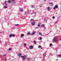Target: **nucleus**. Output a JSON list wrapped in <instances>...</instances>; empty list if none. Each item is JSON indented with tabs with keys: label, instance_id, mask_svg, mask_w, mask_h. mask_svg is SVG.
I'll use <instances>...</instances> for the list:
<instances>
[{
	"label": "nucleus",
	"instance_id": "nucleus-1",
	"mask_svg": "<svg viewBox=\"0 0 61 61\" xmlns=\"http://www.w3.org/2000/svg\"><path fill=\"white\" fill-rule=\"evenodd\" d=\"M18 56H21V58H23V60H25V56H22V54H21V53H19L18 54Z\"/></svg>",
	"mask_w": 61,
	"mask_h": 61
},
{
	"label": "nucleus",
	"instance_id": "nucleus-2",
	"mask_svg": "<svg viewBox=\"0 0 61 61\" xmlns=\"http://www.w3.org/2000/svg\"><path fill=\"white\" fill-rule=\"evenodd\" d=\"M58 8V5H56L55 7H53V9H56V8Z\"/></svg>",
	"mask_w": 61,
	"mask_h": 61
},
{
	"label": "nucleus",
	"instance_id": "nucleus-3",
	"mask_svg": "<svg viewBox=\"0 0 61 61\" xmlns=\"http://www.w3.org/2000/svg\"><path fill=\"white\" fill-rule=\"evenodd\" d=\"M12 36H13V37H15V36L14 35H13L12 34H10L9 36V37L10 38V37H11Z\"/></svg>",
	"mask_w": 61,
	"mask_h": 61
},
{
	"label": "nucleus",
	"instance_id": "nucleus-4",
	"mask_svg": "<svg viewBox=\"0 0 61 61\" xmlns=\"http://www.w3.org/2000/svg\"><path fill=\"white\" fill-rule=\"evenodd\" d=\"M36 33V31H34L33 32V33H31V36H33V35H35V34Z\"/></svg>",
	"mask_w": 61,
	"mask_h": 61
},
{
	"label": "nucleus",
	"instance_id": "nucleus-5",
	"mask_svg": "<svg viewBox=\"0 0 61 61\" xmlns=\"http://www.w3.org/2000/svg\"><path fill=\"white\" fill-rule=\"evenodd\" d=\"M33 48H33V46H30L29 47V48L30 49H33Z\"/></svg>",
	"mask_w": 61,
	"mask_h": 61
},
{
	"label": "nucleus",
	"instance_id": "nucleus-6",
	"mask_svg": "<svg viewBox=\"0 0 61 61\" xmlns=\"http://www.w3.org/2000/svg\"><path fill=\"white\" fill-rule=\"evenodd\" d=\"M12 1L11 0H9L8 1V3H12Z\"/></svg>",
	"mask_w": 61,
	"mask_h": 61
},
{
	"label": "nucleus",
	"instance_id": "nucleus-7",
	"mask_svg": "<svg viewBox=\"0 0 61 61\" xmlns=\"http://www.w3.org/2000/svg\"><path fill=\"white\" fill-rule=\"evenodd\" d=\"M7 1H5V2L4 3V4L5 5H7V4L6 3Z\"/></svg>",
	"mask_w": 61,
	"mask_h": 61
},
{
	"label": "nucleus",
	"instance_id": "nucleus-8",
	"mask_svg": "<svg viewBox=\"0 0 61 61\" xmlns=\"http://www.w3.org/2000/svg\"><path fill=\"white\" fill-rule=\"evenodd\" d=\"M35 22H33L31 23V25H35Z\"/></svg>",
	"mask_w": 61,
	"mask_h": 61
},
{
	"label": "nucleus",
	"instance_id": "nucleus-9",
	"mask_svg": "<svg viewBox=\"0 0 61 61\" xmlns=\"http://www.w3.org/2000/svg\"><path fill=\"white\" fill-rule=\"evenodd\" d=\"M54 41L55 42H57V38H55L54 39Z\"/></svg>",
	"mask_w": 61,
	"mask_h": 61
},
{
	"label": "nucleus",
	"instance_id": "nucleus-10",
	"mask_svg": "<svg viewBox=\"0 0 61 61\" xmlns=\"http://www.w3.org/2000/svg\"><path fill=\"white\" fill-rule=\"evenodd\" d=\"M47 9L48 11H49L50 10V7H48V8Z\"/></svg>",
	"mask_w": 61,
	"mask_h": 61
},
{
	"label": "nucleus",
	"instance_id": "nucleus-11",
	"mask_svg": "<svg viewBox=\"0 0 61 61\" xmlns=\"http://www.w3.org/2000/svg\"><path fill=\"white\" fill-rule=\"evenodd\" d=\"M4 8L5 9H6V8H7V6H4Z\"/></svg>",
	"mask_w": 61,
	"mask_h": 61
},
{
	"label": "nucleus",
	"instance_id": "nucleus-12",
	"mask_svg": "<svg viewBox=\"0 0 61 61\" xmlns=\"http://www.w3.org/2000/svg\"><path fill=\"white\" fill-rule=\"evenodd\" d=\"M24 36V34H22L20 36V37H23V36Z\"/></svg>",
	"mask_w": 61,
	"mask_h": 61
},
{
	"label": "nucleus",
	"instance_id": "nucleus-13",
	"mask_svg": "<svg viewBox=\"0 0 61 61\" xmlns=\"http://www.w3.org/2000/svg\"><path fill=\"white\" fill-rule=\"evenodd\" d=\"M50 5H51V6H53V3H50Z\"/></svg>",
	"mask_w": 61,
	"mask_h": 61
},
{
	"label": "nucleus",
	"instance_id": "nucleus-14",
	"mask_svg": "<svg viewBox=\"0 0 61 61\" xmlns=\"http://www.w3.org/2000/svg\"><path fill=\"white\" fill-rule=\"evenodd\" d=\"M40 23H39L38 25V27H40Z\"/></svg>",
	"mask_w": 61,
	"mask_h": 61
},
{
	"label": "nucleus",
	"instance_id": "nucleus-15",
	"mask_svg": "<svg viewBox=\"0 0 61 61\" xmlns=\"http://www.w3.org/2000/svg\"><path fill=\"white\" fill-rule=\"evenodd\" d=\"M27 59L28 61H29L30 60H31V59L30 58H27Z\"/></svg>",
	"mask_w": 61,
	"mask_h": 61
},
{
	"label": "nucleus",
	"instance_id": "nucleus-16",
	"mask_svg": "<svg viewBox=\"0 0 61 61\" xmlns=\"http://www.w3.org/2000/svg\"><path fill=\"white\" fill-rule=\"evenodd\" d=\"M61 55H57L58 57H61Z\"/></svg>",
	"mask_w": 61,
	"mask_h": 61
},
{
	"label": "nucleus",
	"instance_id": "nucleus-17",
	"mask_svg": "<svg viewBox=\"0 0 61 61\" xmlns=\"http://www.w3.org/2000/svg\"><path fill=\"white\" fill-rule=\"evenodd\" d=\"M20 12H22L23 11V9H20Z\"/></svg>",
	"mask_w": 61,
	"mask_h": 61
},
{
	"label": "nucleus",
	"instance_id": "nucleus-18",
	"mask_svg": "<svg viewBox=\"0 0 61 61\" xmlns=\"http://www.w3.org/2000/svg\"><path fill=\"white\" fill-rule=\"evenodd\" d=\"M30 35V33L29 32H28L27 34V35Z\"/></svg>",
	"mask_w": 61,
	"mask_h": 61
},
{
	"label": "nucleus",
	"instance_id": "nucleus-19",
	"mask_svg": "<svg viewBox=\"0 0 61 61\" xmlns=\"http://www.w3.org/2000/svg\"><path fill=\"white\" fill-rule=\"evenodd\" d=\"M41 27H44L45 26V25L43 24L41 25Z\"/></svg>",
	"mask_w": 61,
	"mask_h": 61
},
{
	"label": "nucleus",
	"instance_id": "nucleus-20",
	"mask_svg": "<svg viewBox=\"0 0 61 61\" xmlns=\"http://www.w3.org/2000/svg\"><path fill=\"white\" fill-rule=\"evenodd\" d=\"M26 44L25 43L23 44V46H26Z\"/></svg>",
	"mask_w": 61,
	"mask_h": 61
},
{
	"label": "nucleus",
	"instance_id": "nucleus-21",
	"mask_svg": "<svg viewBox=\"0 0 61 61\" xmlns=\"http://www.w3.org/2000/svg\"><path fill=\"white\" fill-rule=\"evenodd\" d=\"M52 46V44L51 43L50 45V46Z\"/></svg>",
	"mask_w": 61,
	"mask_h": 61
},
{
	"label": "nucleus",
	"instance_id": "nucleus-22",
	"mask_svg": "<svg viewBox=\"0 0 61 61\" xmlns=\"http://www.w3.org/2000/svg\"><path fill=\"white\" fill-rule=\"evenodd\" d=\"M39 34L40 35H42V34H41V32H39Z\"/></svg>",
	"mask_w": 61,
	"mask_h": 61
},
{
	"label": "nucleus",
	"instance_id": "nucleus-23",
	"mask_svg": "<svg viewBox=\"0 0 61 61\" xmlns=\"http://www.w3.org/2000/svg\"><path fill=\"white\" fill-rule=\"evenodd\" d=\"M34 20L33 19H31L30 20V21H34Z\"/></svg>",
	"mask_w": 61,
	"mask_h": 61
},
{
	"label": "nucleus",
	"instance_id": "nucleus-24",
	"mask_svg": "<svg viewBox=\"0 0 61 61\" xmlns=\"http://www.w3.org/2000/svg\"><path fill=\"white\" fill-rule=\"evenodd\" d=\"M34 43L35 44H36V41H34Z\"/></svg>",
	"mask_w": 61,
	"mask_h": 61
},
{
	"label": "nucleus",
	"instance_id": "nucleus-25",
	"mask_svg": "<svg viewBox=\"0 0 61 61\" xmlns=\"http://www.w3.org/2000/svg\"><path fill=\"white\" fill-rule=\"evenodd\" d=\"M40 40H42V38L41 37H40Z\"/></svg>",
	"mask_w": 61,
	"mask_h": 61
},
{
	"label": "nucleus",
	"instance_id": "nucleus-26",
	"mask_svg": "<svg viewBox=\"0 0 61 61\" xmlns=\"http://www.w3.org/2000/svg\"><path fill=\"white\" fill-rule=\"evenodd\" d=\"M46 53H45L44 54H43V56H46Z\"/></svg>",
	"mask_w": 61,
	"mask_h": 61
},
{
	"label": "nucleus",
	"instance_id": "nucleus-27",
	"mask_svg": "<svg viewBox=\"0 0 61 61\" xmlns=\"http://www.w3.org/2000/svg\"><path fill=\"white\" fill-rule=\"evenodd\" d=\"M38 46H39V47H40V48H41V46L40 45Z\"/></svg>",
	"mask_w": 61,
	"mask_h": 61
},
{
	"label": "nucleus",
	"instance_id": "nucleus-28",
	"mask_svg": "<svg viewBox=\"0 0 61 61\" xmlns=\"http://www.w3.org/2000/svg\"><path fill=\"white\" fill-rule=\"evenodd\" d=\"M12 50V49H11V48L9 49V51H10V50Z\"/></svg>",
	"mask_w": 61,
	"mask_h": 61
},
{
	"label": "nucleus",
	"instance_id": "nucleus-29",
	"mask_svg": "<svg viewBox=\"0 0 61 61\" xmlns=\"http://www.w3.org/2000/svg\"><path fill=\"white\" fill-rule=\"evenodd\" d=\"M4 56H6V54L4 55H3Z\"/></svg>",
	"mask_w": 61,
	"mask_h": 61
},
{
	"label": "nucleus",
	"instance_id": "nucleus-30",
	"mask_svg": "<svg viewBox=\"0 0 61 61\" xmlns=\"http://www.w3.org/2000/svg\"><path fill=\"white\" fill-rule=\"evenodd\" d=\"M52 18L53 19H54L55 18V16H53L52 17Z\"/></svg>",
	"mask_w": 61,
	"mask_h": 61
},
{
	"label": "nucleus",
	"instance_id": "nucleus-31",
	"mask_svg": "<svg viewBox=\"0 0 61 61\" xmlns=\"http://www.w3.org/2000/svg\"><path fill=\"white\" fill-rule=\"evenodd\" d=\"M15 25L18 26V25H19V24H15Z\"/></svg>",
	"mask_w": 61,
	"mask_h": 61
},
{
	"label": "nucleus",
	"instance_id": "nucleus-32",
	"mask_svg": "<svg viewBox=\"0 0 61 61\" xmlns=\"http://www.w3.org/2000/svg\"><path fill=\"white\" fill-rule=\"evenodd\" d=\"M32 8H34V6H32Z\"/></svg>",
	"mask_w": 61,
	"mask_h": 61
},
{
	"label": "nucleus",
	"instance_id": "nucleus-33",
	"mask_svg": "<svg viewBox=\"0 0 61 61\" xmlns=\"http://www.w3.org/2000/svg\"><path fill=\"white\" fill-rule=\"evenodd\" d=\"M27 12H26L25 13V15H26V14H27Z\"/></svg>",
	"mask_w": 61,
	"mask_h": 61
},
{
	"label": "nucleus",
	"instance_id": "nucleus-34",
	"mask_svg": "<svg viewBox=\"0 0 61 61\" xmlns=\"http://www.w3.org/2000/svg\"><path fill=\"white\" fill-rule=\"evenodd\" d=\"M57 21H56V22H55V24H57Z\"/></svg>",
	"mask_w": 61,
	"mask_h": 61
},
{
	"label": "nucleus",
	"instance_id": "nucleus-35",
	"mask_svg": "<svg viewBox=\"0 0 61 61\" xmlns=\"http://www.w3.org/2000/svg\"><path fill=\"white\" fill-rule=\"evenodd\" d=\"M34 14V12H33L32 13V14Z\"/></svg>",
	"mask_w": 61,
	"mask_h": 61
},
{
	"label": "nucleus",
	"instance_id": "nucleus-36",
	"mask_svg": "<svg viewBox=\"0 0 61 61\" xmlns=\"http://www.w3.org/2000/svg\"><path fill=\"white\" fill-rule=\"evenodd\" d=\"M43 1H44V2H45L46 1V0H43Z\"/></svg>",
	"mask_w": 61,
	"mask_h": 61
},
{
	"label": "nucleus",
	"instance_id": "nucleus-37",
	"mask_svg": "<svg viewBox=\"0 0 61 61\" xmlns=\"http://www.w3.org/2000/svg\"><path fill=\"white\" fill-rule=\"evenodd\" d=\"M5 61H6V59L5 58Z\"/></svg>",
	"mask_w": 61,
	"mask_h": 61
},
{
	"label": "nucleus",
	"instance_id": "nucleus-38",
	"mask_svg": "<svg viewBox=\"0 0 61 61\" xmlns=\"http://www.w3.org/2000/svg\"><path fill=\"white\" fill-rule=\"evenodd\" d=\"M40 7H42V6H40Z\"/></svg>",
	"mask_w": 61,
	"mask_h": 61
},
{
	"label": "nucleus",
	"instance_id": "nucleus-39",
	"mask_svg": "<svg viewBox=\"0 0 61 61\" xmlns=\"http://www.w3.org/2000/svg\"><path fill=\"white\" fill-rule=\"evenodd\" d=\"M0 34H1V33H2V32H0Z\"/></svg>",
	"mask_w": 61,
	"mask_h": 61
},
{
	"label": "nucleus",
	"instance_id": "nucleus-40",
	"mask_svg": "<svg viewBox=\"0 0 61 61\" xmlns=\"http://www.w3.org/2000/svg\"><path fill=\"white\" fill-rule=\"evenodd\" d=\"M43 49V48L41 47V49Z\"/></svg>",
	"mask_w": 61,
	"mask_h": 61
},
{
	"label": "nucleus",
	"instance_id": "nucleus-41",
	"mask_svg": "<svg viewBox=\"0 0 61 61\" xmlns=\"http://www.w3.org/2000/svg\"><path fill=\"white\" fill-rule=\"evenodd\" d=\"M1 41H0V43H1Z\"/></svg>",
	"mask_w": 61,
	"mask_h": 61
},
{
	"label": "nucleus",
	"instance_id": "nucleus-42",
	"mask_svg": "<svg viewBox=\"0 0 61 61\" xmlns=\"http://www.w3.org/2000/svg\"><path fill=\"white\" fill-rule=\"evenodd\" d=\"M49 1H52V0H49Z\"/></svg>",
	"mask_w": 61,
	"mask_h": 61
},
{
	"label": "nucleus",
	"instance_id": "nucleus-43",
	"mask_svg": "<svg viewBox=\"0 0 61 61\" xmlns=\"http://www.w3.org/2000/svg\"><path fill=\"white\" fill-rule=\"evenodd\" d=\"M15 0H12V1H14Z\"/></svg>",
	"mask_w": 61,
	"mask_h": 61
},
{
	"label": "nucleus",
	"instance_id": "nucleus-44",
	"mask_svg": "<svg viewBox=\"0 0 61 61\" xmlns=\"http://www.w3.org/2000/svg\"><path fill=\"white\" fill-rule=\"evenodd\" d=\"M14 3H15V2H14Z\"/></svg>",
	"mask_w": 61,
	"mask_h": 61
},
{
	"label": "nucleus",
	"instance_id": "nucleus-45",
	"mask_svg": "<svg viewBox=\"0 0 61 61\" xmlns=\"http://www.w3.org/2000/svg\"><path fill=\"white\" fill-rule=\"evenodd\" d=\"M60 41H61V39L60 40Z\"/></svg>",
	"mask_w": 61,
	"mask_h": 61
},
{
	"label": "nucleus",
	"instance_id": "nucleus-46",
	"mask_svg": "<svg viewBox=\"0 0 61 61\" xmlns=\"http://www.w3.org/2000/svg\"><path fill=\"white\" fill-rule=\"evenodd\" d=\"M1 56H3L2 55H1Z\"/></svg>",
	"mask_w": 61,
	"mask_h": 61
},
{
	"label": "nucleus",
	"instance_id": "nucleus-47",
	"mask_svg": "<svg viewBox=\"0 0 61 61\" xmlns=\"http://www.w3.org/2000/svg\"><path fill=\"white\" fill-rule=\"evenodd\" d=\"M28 12H29V10H28Z\"/></svg>",
	"mask_w": 61,
	"mask_h": 61
},
{
	"label": "nucleus",
	"instance_id": "nucleus-48",
	"mask_svg": "<svg viewBox=\"0 0 61 61\" xmlns=\"http://www.w3.org/2000/svg\"><path fill=\"white\" fill-rule=\"evenodd\" d=\"M0 10H1V9H0Z\"/></svg>",
	"mask_w": 61,
	"mask_h": 61
}]
</instances>
